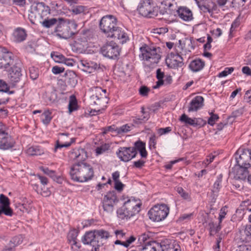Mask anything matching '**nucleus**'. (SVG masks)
<instances>
[{"instance_id": "20e7f679", "label": "nucleus", "mask_w": 251, "mask_h": 251, "mask_svg": "<svg viewBox=\"0 0 251 251\" xmlns=\"http://www.w3.org/2000/svg\"><path fill=\"white\" fill-rule=\"evenodd\" d=\"M169 213V208L165 204H157L152 207L148 212L149 218L153 222L164 220Z\"/></svg>"}, {"instance_id": "aec40b11", "label": "nucleus", "mask_w": 251, "mask_h": 251, "mask_svg": "<svg viewBox=\"0 0 251 251\" xmlns=\"http://www.w3.org/2000/svg\"><path fill=\"white\" fill-rule=\"evenodd\" d=\"M26 36L25 30L22 28L18 27L13 33V40L16 43H20L25 40Z\"/></svg>"}, {"instance_id": "f704fd0d", "label": "nucleus", "mask_w": 251, "mask_h": 251, "mask_svg": "<svg viewBox=\"0 0 251 251\" xmlns=\"http://www.w3.org/2000/svg\"><path fill=\"white\" fill-rule=\"evenodd\" d=\"M41 121L44 125H48L52 119L51 112L49 110L45 111L40 117Z\"/></svg>"}, {"instance_id": "69168bd1", "label": "nucleus", "mask_w": 251, "mask_h": 251, "mask_svg": "<svg viewBox=\"0 0 251 251\" xmlns=\"http://www.w3.org/2000/svg\"><path fill=\"white\" fill-rule=\"evenodd\" d=\"M62 63L65 64L67 66L72 67L74 65L75 61L73 59L66 58L65 57L64 60H63Z\"/></svg>"}, {"instance_id": "37998d69", "label": "nucleus", "mask_w": 251, "mask_h": 251, "mask_svg": "<svg viewBox=\"0 0 251 251\" xmlns=\"http://www.w3.org/2000/svg\"><path fill=\"white\" fill-rule=\"evenodd\" d=\"M51 57L53 60L58 63H63L64 60L65 56L62 54L57 52H52L51 53Z\"/></svg>"}, {"instance_id": "2f4dec72", "label": "nucleus", "mask_w": 251, "mask_h": 251, "mask_svg": "<svg viewBox=\"0 0 251 251\" xmlns=\"http://www.w3.org/2000/svg\"><path fill=\"white\" fill-rule=\"evenodd\" d=\"M164 76V74L161 71L160 69H158L156 71V78L158 81L156 83V85L153 86V89H157L164 84L163 78Z\"/></svg>"}, {"instance_id": "774afa93", "label": "nucleus", "mask_w": 251, "mask_h": 251, "mask_svg": "<svg viewBox=\"0 0 251 251\" xmlns=\"http://www.w3.org/2000/svg\"><path fill=\"white\" fill-rule=\"evenodd\" d=\"M244 100L247 102L251 101V90L246 91L244 96Z\"/></svg>"}, {"instance_id": "864d4df0", "label": "nucleus", "mask_w": 251, "mask_h": 251, "mask_svg": "<svg viewBox=\"0 0 251 251\" xmlns=\"http://www.w3.org/2000/svg\"><path fill=\"white\" fill-rule=\"evenodd\" d=\"M219 119V116L217 114H211V116L208 120V124L211 126H213L216 121Z\"/></svg>"}, {"instance_id": "f03ea898", "label": "nucleus", "mask_w": 251, "mask_h": 251, "mask_svg": "<svg viewBox=\"0 0 251 251\" xmlns=\"http://www.w3.org/2000/svg\"><path fill=\"white\" fill-rule=\"evenodd\" d=\"M93 167L85 162H77L70 167L69 174L74 181L84 183L91 180L94 176Z\"/></svg>"}, {"instance_id": "39448f33", "label": "nucleus", "mask_w": 251, "mask_h": 251, "mask_svg": "<svg viewBox=\"0 0 251 251\" xmlns=\"http://www.w3.org/2000/svg\"><path fill=\"white\" fill-rule=\"evenodd\" d=\"M236 160L238 167L247 169L251 166V150L239 148L236 153Z\"/></svg>"}, {"instance_id": "4d7b16f0", "label": "nucleus", "mask_w": 251, "mask_h": 251, "mask_svg": "<svg viewBox=\"0 0 251 251\" xmlns=\"http://www.w3.org/2000/svg\"><path fill=\"white\" fill-rule=\"evenodd\" d=\"M146 161L143 159H139L133 162V166L138 169H141L145 166Z\"/></svg>"}, {"instance_id": "c85d7f7f", "label": "nucleus", "mask_w": 251, "mask_h": 251, "mask_svg": "<svg viewBox=\"0 0 251 251\" xmlns=\"http://www.w3.org/2000/svg\"><path fill=\"white\" fill-rule=\"evenodd\" d=\"M206 124V122L201 118H189V126L196 128H200Z\"/></svg>"}, {"instance_id": "393cba45", "label": "nucleus", "mask_w": 251, "mask_h": 251, "mask_svg": "<svg viewBox=\"0 0 251 251\" xmlns=\"http://www.w3.org/2000/svg\"><path fill=\"white\" fill-rule=\"evenodd\" d=\"M135 149V151H138L142 158H146L148 155V152L146 150V144L141 141L136 142L134 144V147H132Z\"/></svg>"}, {"instance_id": "e433bc0d", "label": "nucleus", "mask_w": 251, "mask_h": 251, "mask_svg": "<svg viewBox=\"0 0 251 251\" xmlns=\"http://www.w3.org/2000/svg\"><path fill=\"white\" fill-rule=\"evenodd\" d=\"M0 207L5 209H11L10 207L9 199L2 194L0 195Z\"/></svg>"}, {"instance_id": "c03bdc74", "label": "nucleus", "mask_w": 251, "mask_h": 251, "mask_svg": "<svg viewBox=\"0 0 251 251\" xmlns=\"http://www.w3.org/2000/svg\"><path fill=\"white\" fill-rule=\"evenodd\" d=\"M57 22L55 18H51L50 19H45L42 22V25L46 28H50L54 25Z\"/></svg>"}, {"instance_id": "b1692460", "label": "nucleus", "mask_w": 251, "mask_h": 251, "mask_svg": "<svg viewBox=\"0 0 251 251\" xmlns=\"http://www.w3.org/2000/svg\"><path fill=\"white\" fill-rule=\"evenodd\" d=\"M161 243L156 242H148L147 244L140 249L141 251H161Z\"/></svg>"}, {"instance_id": "ea45409f", "label": "nucleus", "mask_w": 251, "mask_h": 251, "mask_svg": "<svg viewBox=\"0 0 251 251\" xmlns=\"http://www.w3.org/2000/svg\"><path fill=\"white\" fill-rule=\"evenodd\" d=\"M209 230L210 234L213 235L218 232H219L221 229V226L219 222V225H216L213 222H211L208 224Z\"/></svg>"}, {"instance_id": "bf43d9fd", "label": "nucleus", "mask_w": 251, "mask_h": 251, "mask_svg": "<svg viewBox=\"0 0 251 251\" xmlns=\"http://www.w3.org/2000/svg\"><path fill=\"white\" fill-rule=\"evenodd\" d=\"M2 213L4 214L6 216H12L13 212L12 209H5L2 207H0V216Z\"/></svg>"}, {"instance_id": "13d9d810", "label": "nucleus", "mask_w": 251, "mask_h": 251, "mask_svg": "<svg viewBox=\"0 0 251 251\" xmlns=\"http://www.w3.org/2000/svg\"><path fill=\"white\" fill-rule=\"evenodd\" d=\"M108 146L106 145L101 146L100 147H98L96 150V152L97 155H99L104 152L106 150H108Z\"/></svg>"}, {"instance_id": "5701e85b", "label": "nucleus", "mask_w": 251, "mask_h": 251, "mask_svg": "<svg viewBox=\"0 0 251 251\" xmlns=\"http://www.w3.org/2000/svg\"><path fill=\"white\" fill-rule=\"evenodd\" d=\"M69 134L67 133H60L59 135L60 136V139L58 140L56 142V145L54 148V151H56L57 149H61L62 148H67L70 147L71 144L75 142V140L73 138L70 139V141L69 142H66L65 143H63V138L65 137H67Z\"/></svg>"}, {"instance_id": "f257e3e1", "label": "nucleus", "mask_w": 251, "mask_h": 251, "mask_svg": "<svg viewBox=\"0 0 251 251\" xmlns=\"http://www.w3.org/2000/svg\"><path fill=\"white\" fill-rule=\"evenodd\" d=\"M117 20L112 15L103 16L100 22L101 31L108 38L117 39L119 42L124 44L128 39L127 34L117 26Z\"/></svg>"}, {"instance_id": "c756f323", "label": "nucleus", "mask_w": 251, "mask_h": 251, "mask_svg": "<svg viewBox=\"0 0 251 251\" xmlns=\"http://www.w3.org/2000/svg\"><path fill=\"white\" fill-rule=\"evenodd\" d=\"M66 75L67 83L72 87L75 86L77 83L75 74L73 71H70L67 73Z\"/></svg>"}, {"instance_id": "cd10ccee", "label": "nucleus", "mask_w": 251, "mask_h": 251, "mask_svg": "<svg viewBox=\"0 0 251 251\" xmlns=\"http://www.w3.org/2000/svg\"><path fill=\"white\" fill-rule=\"evenodd\" d=\"M105 93L106 90H102L100 88H97V93L95 94H94L92 96L91 98L93 100L96 99L98 101H94V103L96 104H100V101L101 99H106V96H105Z\"/></svg>"}, {"instance_id": "7c9ffc66", "label": "nucleus", "mask_w": 251, "mask_h": 251, "mask_svg": "<svg viewBox=\"0 0 251 251\" xmlns=\"http://www.w3.org/2000/svg\"><path fill=\"white\" fill-rule=\"evenodd\" d=\"M77 233L75 230H72L69 232L68 235V239L70 243L72 246H75L77 248H79V246L77 242Z\"/></svg>"}, {"instance_id": "423d86ee", "label": "nucleus", "mask_w": 251, "mask_h": 251, "mask_svg": "<svg viewBox=\"0 0 251 251\" xmlns=\"http://www.w3.org/2000/svg\"><path fill=\"white\" fill-rule=\"evenodd\" d=\"M138 9L139 13L145 17L153 18L157 15L156 8L153 6V2L151 0L141 1Z\"/></svg>"}, {"instance_id": "f3484780", "label": "nucleus", "mask_w": 251, "mask_h": 251, "mask_svg": "<svg viewBox=\"0 0 251 251\" xmlns=\"http://www.w3.org/2000/svg\"><path fill=\"white\" fill-rule=\"evenodd\" d=\"M21 75L20 68L14 66H11L10 69L9 70L8 78L12 84L19 81Z\"/></svg>"}, {"instance_id": "4be33fe9", "label": "nucleus", "mask_w": 251, "mask_h": 251, "mask_svg": "<svg viewBox=\"0 0 251 251\" xmlns=\"http://www.w3.org/2000/svg\"><path fill=\"white\" fill-rule=\"evenodd\" d=\"M71 157L76 159L78 162H83L87 158V152L83 149L75 150L72 152Z\"/></svg>"}, {"instance_id": "ddd939ff", "label": "nucleus", "mask_w": 251, "mask_h": 251, "mask_svg": "<svg viewBox=\"0 0 251 251\" xmlns=\"http://www.w3.org/2000/svg\"><path fill=\"white\" fill-rule=\"evenodd\" d=\"M62 34L65 38L69 37L74 34L77 27V25L73 20L64 21L61 24Z\"/></svg>"}, {"instance_id": "72a5a7b5", "label": "nucleus", "mask_w": 251, "mask_h": 251, "mask_svg": "<svg viewBox=\"0 0 251 251\" xmlns=\"http://www.w3.org/2000/svg\"><path fill=\"white\" fill-rule=\"evenodd\" d=\"M180 18L185 21H188V9L186 7H180L177 10Z\"/></svg>"}, {"instance_id": "09e8293b", "label": "nucleus", "mask_w": 251, "mask_h": 251, "mask_svg": "<svg viewBox=\"0 0 251 251\" xmlns=\"http://www.w3.org/2000/svg\"><path fill=\"white\" fill-rule=\"evenodd\" d=\"M29 73L30 78L33 80L36 79L39 76L38 71L35 67H31L29 69Z\"/></svg>"}, {"instance_id": "9b49d317", "label": "nucleus", "mask_w": 251, "mask_h": 251, "mask_svg": "<svg viewBox=\"0 0 251 251\" xmlns=\"http://www.w3.org/2000/svg\"><path fill=\"white\" fill-rule=\"evenodd\" d=\"M137 153L132 147H120L117 151L118 158L122 161L128 162L134 158Z\"/></svg>"}, {"instance_id": "49530a36", "label": "nucleus", "mask_w": 251, "mask_h": 251, "mask_svg": "<svg viewBox=\"0 0 251 251\" xmlns=\"http://www.w3.org/2000/svg\"><path fill=\"white\" fill-rule=\"evenodd\" d=\"M130 130V127L127 125H123L119 127H116V132L118 134L126 133Z\"/></svg>"}, {"instance_id": "6ab92c4d", "label": "nucleus", "mask_w": 251, "mask_h": 251, "mask_svg": "<svg viewBox=\"0 0 251 251\" xmlns=\"http://www.w3.org/2000/svg\"><path fill=\"white\" fill-rule=\"evenodd\" d=\"M204 99L202 97L197 96L193 99L189 104V111H197L203 106Z\"/></svg>"}, {"instance_id": "a19ab883", "label": "nucleus", "mask_w": 251, "mask_h": 251, "mask_svg": "<svg viewBox=\"0 0 251 251\" xmlns=\"http://www.w3.org/2000/svg\"><path fill=\"white\" fill-rule=\"evenodd\" d=\"M126 212H128L127 210L124 209V210H122V207L119 208L117 210V217L119 219L122 220H127L129 219H130L131 217L130 216L128 215L127 213Z\"/></svg>"}, {"instance_id": "5fc2aeb1", "label": "nucleus", "mask_w": 251, "mask_h": 251, "mask_svg": "<svg viewBox=\"0 0 251 251\" xmlns=\"http://www.w3.org/2000/svg\"><path fill=\"white\" fill-rule=\"evenodd\" d=\"M149 238L150 236L148 233H144L139 236L138 241L140 244H144L147 241Z\"/></svg>"}, {"instance_id": "3c124183", "label": "nucleus", "mask_w": 251, "mask_h": 251, "mask_svg": "<svg viewBox=\"0 0 251 251\" xmlns=\"http://www.w3.org/2000/svg\"><path fill=\"white\" fill-rule=\"evenodd\" d=\"M178 44L179 45L177 46V49H176V50H177V51H179L180 53L183 54V53L186 52V51L184 50V48H185V42L183 40H179L178 41ZM184 54L185 56L186 55V53H184Z\"/></svg>"}, {"instance_id": "4c0bfd02", "label": "nucleus", "mask_w": 251, "mask_h": 251, "mask_svg": "<svg viewBox=\"0 0 251 251\" xmlns=\"http://www.w3.org/2000/svg\"><path fill=\"white\" fill-rule=\"evenodd\" d=\"M68 109L70 113L77 110V101L75 97L74 96H71L70 98Z\"/></svg>"}, {"instance_id": "a211bd4d", "label": "nucleus", "mask_w": 251, "mask_h": 251, "mask_svg": "<svg viewBox=\"0 0 251 251\" xmlns=\"http://www.w3.org/2000/svg\"><path fill=\"white\" fill-rule=\"evenodd\" d=\"M80 65L82 67L81 70L83 72L89 74L94 72L99 68V65L93 61L82 60L80 63Z\"/></svg>"}, {"instance_id": "7ed1b4c3", "label": "nucleus", "mask_w": 251, "mask_h": 251, "mask_svg": "<svg viewBox=\"0 0 251 251\" xmlns=\"http://www.w3.org/2000/svg\"><path fill=\"white\" fill-rule=\"evenodd\" d=\"M139 57L141 60H145L151 64H156L161 58L157 49L154 47H150L146 45L140 48Z\"/></svg>"}, {"instance_id": "f8f14e48", "label": "nucleus", "mask_w": 251, "mask_h": 251, "mask_svg": "<svg viewBox=\"0 0 251 251\" xmlns=\"http://www.w3.org/2000/svg\"><path fill=\"white\" fill-rule=\"evenodd\" d=\"M31 13L43 18L50 14V9L43 2H34L31 6Z\"/></svg>"}, {"instance_id": "79ce46f5", "label": "nucleus", "mask_w": 251, "mask_h": 251, "mask_svg": "<svg viewBox=\"0 0 251 251\" xmlns=\"http://www.w3.org/2000/svg\"><path fill=\"white\" fill-rule=\"evenodd\" d=\"M42 153V151L37 147H30L26 150V153L30 156L39 155Z\"/></svg>"}, {"instance_id": "6e6d98bb", "label": "nucleus", "mask_w": 251, "mask_h": 251, "mask_svg": "<svg viewBox=\"0 0 251 251\" xmlns=\"http://www.w3.org/2000/svg\"><path fill=\"white\" fill-rule=\"evenodd\" d=\"M139 91L140 95L145 97L148 95L150 89L146 86H142L140 88Z\"/></svg>"}, {"instance_id": "603ef678", "label": "nucleus", "mask_w": 251, "mask_h": 251, "mask_svg": "<svg viewBox=\"0 0 251 251\" xmlns=\"http://www.w3.org/2000/svg\"><path fill=\"white\" fill-rule=\"evenodd\" d=\"M172 130V128L171 127H166L165 128H160L157 129V133L159 136H162L163 135H165L169 133Z\"/></svg>"}, {"instance_id": "8fccbe9b", "label": "nucleus", "mask_w": 251, "mask_h": 251, "mask_svg": "<svg viewBox=\"0 0 251 251\" xmlns=\"http://www.w3.org/2000/svg\"><path fill=\"white\" fill-rule=\"evenodd\" d=\"M233 71L234 68L233 67L226 68L223 71L219 74L218 76L220 77L226 76L230 74Z\"/></svg>"}, {"instance_id": "bb28decb", "label": "nucleus", "mask_w": 251, "mask_h": 251, "mask_svg": "<svg viewBox=\"0 0 251 251\" xmlns=\"http://www.w3.org/2000/svg\"><path fill=\"white\" fill-rule=\"evenodd\" d=\"M162 249L161 251H180L179 246L175 242L168 244L161 243Z\"/></svg>"}, {"instance_id": "2eb2a0df", "label": "nucleus", "mask_w": 251, "mask_h": 251, "mask_svg": "<svg viewBox=\"0 0 251 251\" xmlns=\"http://www.w3.org/2000/svg\"><path fill=\"white\" fill-rule=\"evenodd\" d=\"M183 57L178 54H171L166 58V62L168 67L175 68L181 67L183 64Z\"/></svg>"}, {"instance_id": "e2e57ef3", "label": "nucleus", "mask_w": 251, "mask_h": 251, "mask_svg": "<svg viewBox=\"0 0 251 251\" xmlns=\"http://www.w3.org/2000/svg\"><path fill=\"white\" fill-rule=\"evenodd\" d=\"M64 71V68L63 67H60L57 66H55L52 68V72L55 75L63 73Z\"/></svg>"}, {"instance_id": "338daca9", "label": "nucleus", "mask_w": 251, "mask_h": 251, "mask_svg": "<svg viewBox=\"0 0 251 251\" xmlns=\"http://www.w3.org/2000/svg\"><path fill=\"white\" fill-rule=\"evenodd\" d=\"M116 127L114 125L109 126L103 128L102 133L103 134H106L109 131L116 132Z\"/></svg>"}, {"instance_id": "680f3d73", "label": "nucleus", "mask_w": 251, "mask_h": 251, "mask_svg": "<svg viewBox=\"0 0 251 251\" xmlns=\"http://www.w3.org/2000/svg\"><path fill=\"white\" fill-rule=\"evenodd\" d=\"M22 242V240L21 239L20 237L16 236L14 237L10 241V243L13 244L12 247H15L19 244H20Z\"/></svg>"}, {"instance_id": "0eeeda50", "label": "nucleus", "mask_w": 251, "mask_h": 251, "mask_svg": "<svg viewBox=\"0 0 251 251\" xmlns=\"http://www.w3.org/2000/svg\"><path fill=\"white\" fill-rule=\"evenodd\" d=\"M118 201L116 194L114 191H110L104 196L102 199V207L104 212L111 214L114 211V206Z\"/></svg>"}, {"instance_id": "de8ad7c7", "label": "nucleus", "mask_w": 251, "mask_h": 251, "mask_svg": "<svg viewBox=\"0 0 251 251\" xmlns=\"http://www.w3.org/2000/svg\"><path fill=\"white\" fill-rule=\"evenodd\" d=\"M227 212V208L226 206L223 207L220 211L219 216V222L221 224L223 220L225 218Z\"/></svg>"}, {"instance_id": "473e14b6", "label": "nucleus", "mask_w": 251, "mask_h": 251, "mask_svg": "<svg viewBox=\"0 0 251 251\" xmlns=\"http://www.w3.org/2000/svg\"><path fill=\"white\" fill-rule=\"evenodd\" d=\"M95 233L97 241L99 239L106 240L110 237L109 232L103 229L95 230Z\"/></svg>"}, {"instance_id": "a18cd8bd", "label": "nucleus", "mask_w": 251, "mask_h": 251, "mask_svg": "<svg viewBox=\"0 0 251 251\" xmlns=\"http://www.w3.org/2000/svg\"><path fill=\"white\" fill-rule=\"evenodd\" d=\"M85 7L82 5H76L73 6L70 10L75 15L81 14L84 12Z\"/></svg>"}, {"instance_id": "dca6fc26", "label": "nucleus", "mask_w": 251, "mask_h": 251, "mask_svg": "<svg viewBox=\"0 0 251 251\" xmlns=\"http://www.w3.org/2000/svg\"><path fill=\"white\" fill-rule=\"evenodd\" d=\"M201 9L209 13L212 12L217 8L216 4L211 0H195Z\"/></svg>"}, {"instance_id": "9d476101", "label": "nucleus", "mask_w": 251, "mask_h": 251, "mask_svg": "<svg viewBox=\"0 0 251 251\" xmlns=\"http://www.w3.org/2000/svg\"><path fill=\"white\" fill-rule=\"evenodd\" d=\"M13 54L6 48H0V69H7L13 65Z\"/></svg>"}, {"instance_id": "58836bf2", "label": "nucleus", "mask_w": 251, "mask_h": 251, "mask_svg": "<svg viewBox=\"0 0 251 251\" xmlns=\"http://www.w3.org/2000/svg\"><path fill=\"white\" fill-rule=\"evenodd\" d=\"M188 126L187 125H183L179 126L178 133L183 139L186 140L188 137Z\"/></svg>"}, {"instance_id": "0e129e2a", "label": "nucleus", "mask_w": 251, "mask_h": 251, "mask_svg": "<svg viewBox=\"0 0 251 251\" xmlns=\"http://www.w3.org/2000/svg\"><path fill=\"white\" fill-rule=\"evenodd\" d=\"M176 191L184 199H186L187 198L188 195L182 187H177L176 188Z\"/></svg>"}, {"instance_id": "412c9836", "label": "nucleus", "mask_w": 251, "mask_h": 251, "mask_svg": "<svg viewBox=\"0 0 251 251\" xmlns=\"http://www.w3.org/2000/svg\"><path fill=\"white\" fill-rule=\"evenodd\" d=\"M82 243L85 245L94 246L95 243L97 241L96 239L95 230L86 232L81 239Z\"/></svg>"}, {"instance_id": "6e6552de", "label": "nucleus", "mask_w": 251, "mask_h": 251, "mask_svg": "<svg viewBox=\"0 0 251 251\" xmlns=\"http://www.w3.org/2000/svg\"><path fill=\"white\" fill-rule=\"evenodd\" d=\"M102 55L109 58L114 59L120 54V49L117 44L113 41L106 43L101 48Z\"/></svg>"}, {"instance_id": "c9c22d12", "label": "nucleus", "mask_w": 251, "mask_h": 251, "mask_svg": "<svg viewBox=\"0 0 251 251\" xmlns=\"http://www.w3.org/2000/svg\"><path fill=\"white\" fill-rule=\"evenodd\" d=\"M222 181V175H219L217 176V179L214 183L213 187L212 189V192L215 195H217L219 192L220 189L221 188V182Z\"/></svg>"}, {"instance_id": "4468645a", "label": "nucleus", "mask_w": 251, "mask_h": 251, "mask_svg": "<svg viewBox=\"0 0 251 251\" xmlns=\"http://www.w3.org/2000/svg\"><path fill=\"white\" fill-rule=\"evenodd\" d=\"M15 144L13 138L5 131L0 134V149L8 150L13 148Z\"/></svg>"}, {"instance_id": "052dcab7", "label": "nucleus", "mask_w": 251, "mask_h": 251, "mask_svg": "<svg viewBox=\"0 0 251 251\" xmlns=\"http://www.w3.org/2000/svg\"><path fill=\"white\" fill-rule=\"evenodd\" d=\"M9 90L7 84L3 80L0 79V91L6 92Z\"/></svg>"}, {"instance_id": "a878e982", "label": "nucleus", "mask_w": 251, "mask_h": 251, "mask_svg": "<svg viewBox=\"0 0 251 251\" xmlns=\"http://www.w3.org/2000/svg\"><path fill=\"white\" fill-rule=\"evenodd\" d=\"M204 66V62L200 59H195L191 62L189 68L193 72H198Z\"/></svg>"}, {"instance_id": "1a4fd4ad", "label": "nucleus", "mask_w": 251, "mask_h": 251, "mask_svg": "<svg viewBox=\"0 0 251 251\" xmlns=\"http://www.w3.org/2000/svg\"><path fill=\"white\" fill-rule=\"evenodd\" d=\"M141 205V203L139 200L131 198L125 202L122 206V210H127V216L133 217L140 211Z\"/></svg>"}]
</instances>
